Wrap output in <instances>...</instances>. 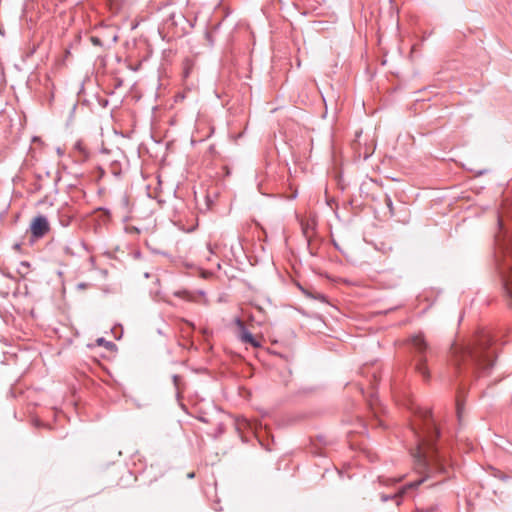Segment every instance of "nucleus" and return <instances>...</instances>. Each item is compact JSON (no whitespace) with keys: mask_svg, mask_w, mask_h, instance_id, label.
Instances as JSON below:
<instances>
[{"mask_svg":"<svg viewBox=\"0 0 512 512\" xmlns=\"http://www.w3.org/2000/svg\"><path fill=\"white\" fill-rule=\"evenodd\" d=\"M414 413L416 419L412 423L410 432L415 438V447L411 448L410 451L417 472L423 476L419 480L403 486L398 492L400 496L407 489L418 487L426 479L447 472L445 456L435 446V441L439 437V430L431 411L427 408L417 407Z\"/></svg>","mask_w":512,"mask_h":512,"instance_id":"nucleus-1","label":"nucleus"},{"mask_svg":"<svg viewBox=\"0 0 512 512\" xmlns=\"http://www.w3.org/2000/svg\"><path fill=\"white\" fill-rule=\"evenodd\" d=\"M491 344V335L486 331H480L466 345L453 346V364L459 372L470 371L479 376L488 374L493 366L495 355Z\"/></svg>","mask_w":512,"mask_h":512,"instance_id":"nucleus-2","label":"nucleus"},{"mask_svg":"<svg viewBox=\"0 0 512 512\" xmlns=\"http://www.w3.org/2000/svg\"><path fill=\"white\" fill-rule=\"evenodd\" d=\"M495 235V265L508 305L512 308V208L504 204L498 211Z\"/></svg>","mask_w":512,"mask_h":512,"instance_id":"nucleus-3","label":"nucleus"},{"mask_svg":"<svg viewBox=\"0 0 512 512\" xmlns=\"http://www.w3.org/2000/svg\"><path fill=\"white\" fill-rule=\"evenodd\" d=\"M412 363L415 371L422 376L424 381L430 380V371L427 366L428 356L432 354V349L428 345L422 333L413 335L410 340Z\"/></svg>","mask_w":512,"mask_h":512,"instance_id":"nucleus-4","label":"nucleus"},{"mask_svg":"<svg viewBox=\"0 0 512 512\" xmlns=\"http://www.w3.org/2000/svg\"><path fill=\"white\" fill-rule=\"evenodd\" d=\"M50 229L49 222L44 215L36 216L31 224L30 231L33 237L42 238Z\"/></svg>","mask_w":512,"mask_h":512,"instance_id":"nucleus-5","label":"nucleus"},{"mask_svg":"<svg viewBox=\"0 0 512 512\" xmlns=\"http://www.w3.org/2000/svg\"><path fill=\"white\" fill-rule=\"evenodd\" d=\"M234 323L238 329V338L243 343H249L253 347H259L260 343L254 338V336L247 330L244 322L240 318H236Z\"/></svg>","mask_w":512,"mask_h":512,"instance_id":"nucleus-6","label":"nucleus"},{"mask_svg":"<svg viewBox=\"0 0 512 512\" xmlns=\"http://www.w3.org/2000/svg\"><path fill=\"white\" fill-rule=\"evenodd\" d=\"M73 215L69 213V209L67 207L62 208L59 211V221L62 226H68L71 223Z\"/></svg>","mask_w":512,"mask_h":512,"instance_id":"nucleus-7","label":"nucleus"},{"mask_svg":"<svg viewBox=\"0 0 512 512\" xmlns=\"http://www.w3.org/2000/svg\"><path fill=\"white\" fill-rule=\"evenodd\" d=\"M301 225H302V231H303L304 236L307 239H309L311 237L313 227L309 223L302 222Z\"/></svg>","mask_w":512,"mask_h":512,"instance_id":"nucleus-8","label":"nucleus"},{"mask_svg":"<svg viewBox=\"0 0 512 512\" xmlns=\"http://www.w3.org/2000/svg\"><path fill=\"white\" fill-rule=\"evenodd\" d=\"M385 204L388 207L390 213L393 215V213H394L393 202L389 196L385 197Z\"/></svg>","mask_w":512,"mask_h":512,"instance_id":"nucleus-9","label":"nucleus"},{"mask_svg":"<svg viewBox=\"0 0 512 512\" xmlns=\"http://www.w3.org/2000/svg\"><path fill=\"white\" fill-rule=\"evenodd\" d=\"M173 383L177 390H179V383H180V376L174 375L173 376Z\"/></svg>","mask_w":512,"mask_h":512,"instance_id":"nucleus-10","label":"nucleus"},{"mask_svg":"<svg viewBox=\"0 0 512 512\" xmlns=\"http://www.w3.org/2000/svg\"><path fill=\"white\" fill-rule=\"evenodd\" d=\"M175 295L178 297H186L188 295L187 291H177L175 292Z\"/></svg>","mask_w":512,"mask_h":512,"instance_id":"nucleus-11","label":"nucleus"},{"mask_svg":"<svg viewBox=\"0 0 512 512\" xmlns=\"http://www.w3.org/2000/svg\"><path fill=\"white\" fill-rule=\"evenodd\" d=\"M461 413H462V406H461L460 402L458 401L457 402V415L459 418L461 417Z\"/></svg>","mask_w":512,"mask_h":512,"instance_id":"nucleus-12","label":"nucleus"},{"mask_svg":"<svg viewBox=\"0 0 512 512\" xmlns=\"http://www.w3.org/2000/svg\"><path fill=\"white\" fill-rule=\"evenodd\" d=\"M76 147H77V148H78L82 153H84V154H85V149L82 147L81 143H78V144L76 145Z\"/></svg>","mask_w":512,"mask_h":512,"instance_id":"nucleus-13","label":"nucleus"},{"mask_svg":"<svg viewBox=\"0 0 512 512\" xmlns=\"http://www.w3.org/2000/svg\"><path fill=\"white\" fill-rule=\"evenodd\" d=\"M207 251L208 253L212 254L213 253V250H212V247L210 244L207 245Z\"/></svg>","mask_w":512,"mask_h":512,"instance_id":"nucleus-14","label":"nucleus"},{"mask_svg":"<svg viewBox=\"0 0 512 512\" xmlns=\"http://www.w3.org/2000/svg\"><path fill=\"white\" fill-rule=\"evenodd\" d=\"M21 266L25 267V268H28L29 267V264L27 262H21Z\"/></svg>","mask_w":512,"mask_h":512,"instance_id":"nucleus-15","label":"nucleus"},{"mask_svg":"<svg viewBox=\"0 0 512 512\" xmlns=\"http://www.w3.org/2000/svg\"><path fill=\"white\" fill-rule=\"evenodd\" d=\"M92 41H93V43H98L99 42L98 39L94 38V37L92 38Z\"/></svg>","mask_w":512,"mask_h":512,"instance_id":"nucleus-16","label":"nucleus"},{"mask_svg":"<svg viewBox=\"0 0 512 512\" xmlns=\"http://www.w3.org/2000/svg\"><path fill=\"white\" fill-rule=\"evenodd\" d=\"M188 477H189V478H193V477H194V473H190V474L188 475Z\"/></svg>","mask_w":512,"mask_h":512,"instance_id":"nucleus-17","label":"nucleus"},{"mask_svg":"<svg viewBox=\"0 0 512 512\" xmlns=\"http://www.w3.org/2000/svg\"><path fill=\"white\" fill-rule=\"evenodd\" d=\"M388 499H390V497H383L384 501H387Z\"/></svg>","mask_w":512,"mask_h":512,"instance_id":"nucleus-18","label":"nucleus"}]
</instances>
